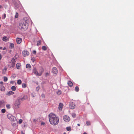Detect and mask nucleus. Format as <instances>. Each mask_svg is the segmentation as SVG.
Segmentation results:
<instances>
[{"label":"nucleus","mask_w":134,"mask_h":134,"mask_svg":"<svg viewBox=\"0 0 134 134\" xmlns=\"http://www.w3.org/2000/svg\"><path fill=\"white\" fill-rule=\"evenodd\" d=\"M30 21V19L28 18H24L23 21L19 24V29L22 31H25L26 30L28 27Z\"/></svg>","instance_id":"nucleus-1"},{"label":"nucleus","mask_w":134,"mask_h":134,"mask_svg":"<svg viewBox=\"0 0 134 134\" xmlns=\"http://www.w3.org/2000/svg\"><path fill=\"white\" fill-rule=\"evenodd\" d=\"M49 121L50 124L53 125H56L59 122L58 118L53 113H50L49 115Z\"/></svg>","instance_id":"nucleus-2"},{"label":"nucleus","mask_w":134,"mask_h":134,"mask_svg":"<svg viewBox=\"0 0 134 134\" xmlns=\"http://www.w3.org/2000/svg\"><path fill=\"white\" fill-rule=\"evenodd\" d=\"M24 98H18L16 99L13 105V107L15 109H18L19 108L21 103V100H22Z\"/></svg>","instance_id":"nucleus-3"},{"label":"nucleus","mask_w":134,"mask_h":134,"mask_svg":"<svg viewBox=\"0 0 134 134\" xmlns=\"http://www.w3.org/2000/svg\"><path fill=\"white\" fill-rule=\"evenodd\" d=\"M33 72L37 76H40L41 75L42 73L44 72V70L42 68H41L39 72L37 71L36 68H34L32 70Z\"/></svg>","instance_id":"nucleus-4"},{"label":"nucleus","mask_w":134,"mask_h":134,"mask_svg":"<svg viewBox=\"0 0 134 134\" xmlns=\"http://www.w3.org/2000/svg\"><path fill=\"white\" fill-rule=\"evenodd\" d=\"M14 59H12L11 60L12 62L9 63L8 66L10 68H13L14 66L15 62L14 61Z\"/></svg>","instance_id":"nucleus-5"},{"label":"nucleus","mask_w":134,"mask_h":134,"mask_svg":"<svg viewBox=\"0 0 134 134\" xmlns=\"http://www.w3.org/2000/svg\"><path fill=\"white\" fill-rule=\"evenodd\" d=\"M52 73L54 75H56L58 73V70L55 67H54L52 69Z\"/></svg>","instance_id":"nucleus-6"},{"label":"nucleus","mask_w":134,"mask_h":134,"mask_svg":"<svg viewBox=\"0 0 134 134\" xmlns=\"http://www.w3.org/2000/svg\"><path fill=\"white\" fill-rule=\"evenodd\" d=\"M63 119L64 121L66 122H68L70 120L69 117L67 115H65L63 116Z\"/></svg>","instance_id":"nucleus-7"},{"label":"nucleus","mask_w":134,"mask_h":134,"mask_svg":"<svg viewBox=\"0 0 134 134\" xmlns=\"http://www.w3.org/2000/svg\"><path fill=\"white\" fill-rule=\"evenodd\" d=\"M69 107L71 109H73L75 108V103L73 102L70 103L69 104Z\"/></svg>","instance_id":"nucleus-8"},{"label":"nucleus","mask_w":134,"mask_h":134,"mask_svg":"<svg viewBox=\"0 0 134 134\" xmlns=\"http://www.w3.org/2000/svg\"><path fill=\"white\" fill-rule=\"evenodd\" d=\"M23 55L24 56H26L29 55V53L26 51H24L23 52Z\"/></svg>","instance_id":"nucleus-9"},{"label":"nucleus","mask_w":134,"mask_h":134,"mask_svg":"<svg viewBox=\"0 0 134 134\" xmlns=\"http://www.w3.org/2000/svg\"><path fill=\"white\" fill-rule=\"evenodd\" d=\"M22 41V39L20 38H17L16 39V42L18 44H20Z\"/></svg>","instance_id":"nucleus-10"},{"label":"nucleus","mask_w":134,"mask_h":134,"mask_svg":"<svg viewBox=\"0 0 134 134\" xmlns=\"http://www.w3.org/2000/svg\"><path fill=\"white\" fill-rule=\"evenodd\" d=\"M63 106V104L62 103H60L58 107L60 111H61L62 109Z\"/></svg>","instance_id":"nucleus-11"},{"label":"nucleus","mask_w":134,"mask_h":134,"mask_svg":"<svg viewBox=\"0 0 134 134\" xmlns=\"http://www.w3.org/2000/svg\"><path fill=\"white\" fill-rule=\"evenodd\" d=\"M5 90V88L3 85L0 86V90L2 91H4Z\"/></svg>","instance_id":"nucleus-12"},{"label":"nucleus","mask_w":134,"mask_h":134,"mask_svg":"<svg viewBox=\"0 0 134 134\" xmlns=\"http://www.w3.org/2000/svg\"><path fill=\"white\" fill-rule=\"evenodd\" d=\"M2 40L5 42H7L8 40V38L7 36H4Z\"/></svg>","instance_id":"nucleus-13"},{"label":"nucleus","mask_w":134,"mask_h":134,"mask_svg":"<svg viewBox=\"0 0 134 134\" xmlns=\"http://www.w3.org/2000/svg\"><path fill=\"white\" fill-rule=\"evenodd\" d=\"M14 92L12 91H10L8 92L7 93V94L8 96H10L11 94H14Z\"/></svg>","instance_id":"nucleus-14"},{"label":"nucleus","mask_w":134,"mask_h":134,"mask_svg":"<svg viewBox=\"0 0 134 134\" xmlns=\"http://www.w3.org/2000/svg\"><path fill=\"white\" fill-rule=\"evenodd\" d=\"M68 85L70 87H71L73 86V83L71 81H69L68 82Z\"/></svg>","instance_id":"nucleus-15"},{"label":"nucleus","mask_w":134,"mask_h":134,"mask_svg":"<svg viewBox=\"0 0 134 134\" xmlns=\"http://www.w3.org/2000/svg\"><path fill=\"white\" fill-rule=\"evenodd\" d=\"M18 55H17V54H16L15 55V56H14V57L12 59H14V62H15L16 61V60H15L18 58Z\"/></svg>","instance_id":"nucleus-16"},{"label":"nucleus","mask_w":134,"mask_h":134,"mask_svg":"<svg viewBox=\"0 0 134 134\" xmlns=\"http://www.w3.org/2000/svg\"><path fill=\"white\" fill-rule=\"evenodd\" d=\"M11 89L12 91H14L16 90V88L15 86H13L11 87Z\"/></svg>","instance_id":"nucleus-17"},{"label":"nucleus","mask_w":134,"mask_h":134,"mask_svg":"<svg viewBox=\"0 0 134 134\" xmlns=\"http://www.w3.org/2000/svg\"><path fill=\"white\" fill-rule=\"evenodd\" d=\"M20 66H21V65L20 63H17L16 64V68L18 69H20L19 68Z\"/></svg>","instance_id":"nucleus-18"},{"label":"nucleus","mask_w":134,"mask_h":134,"mask_svg":"<svg viewBox=\"0 0 134 134\" xmlns=\"http://www.w3.org/2000/svg\"><path fill=\"white\" fill-rule=\"evenodd\" d=\"M10 48H12L14 47V44L13 43H10Z\"/></svg>","instance_id":"nucleus-19"},{"label":"nucleus","mask_w":134,"mask_h":134,"mask_svg":"<svg viewBox=\"0 0 134 134\" xmlns=\"http://www.w3.org/2000/svg\"><path fill=\"white\" fill-rule=\"evenodd\" d=\"M21 82V81L20 80H18L17 81V83L19 85H20Z\"/></svg>","instance_id":"nucleus-20"},{"label":"nucleus","mask_w":134,"mask_h":134,"mask_svg":"<svg viewBox=\"0 0 134 134\" xmlns=\"http://www.w3.org/2000/svg\"><path fill=\"white\" fill-rule=\"evenodd\" d=\"M41 43V42L40 40H39L37 41V45L38 46L40 45Z\"/></svg>","instance_id":"nucleus-21"},{"label":"nucleus","mask_w":134,"mask_h":134,"mask_svg":"<svg viewBox=\"0 0 134 134\" xmlns=\"http://www.w3.org/2000/svg\"><path fill=\"white\" fill-rule=\"evenodd\" d=\"M26 67L27 68H31V66L30 64H27L26 65Z\"/></svg>","instance_id":"nucleus-22"},{"label":"nucleus","mask_w":134,"mask_h":134,"mask_svg":"<svg viewBox=\"0 0 134 134\" xmlns=\"http://www.w3.org/2000/svg\"><path fill=\"white\" fill-rule=\"evenodd\" d=\"M6 17V14H4L2 15V18L3 19H4Z\"/></svg>","instance_id":"nucleus-23"},{"label":"nucleus","mask_w":134,"mask_h":134,"mask_svg":"<svg viewBox=\"0 0 134 134\" xmlns=\"http://www.w3.org/2000/svg\"><path fill=\"white\" fill-rule=\"evenodd\" d=\"M75 90L76 92H78L79 91V88L78 86H76L75 87Z\"/></svg>","instance_id":"nucleus-24"},{"label":"nucleus","mask_w":134,"mask_h":134,"mask_svg":"<svg viewBox=\"0 0 134 134\" xmlns=\"http://www.w3.org/2000/svg\"><path fill=\"white\" fill-rule=\"evenodd\" d=\"M42 49L43 50L46 51L47 50V47L46 46H43L42 47Z\"/></svg>","instance_id":"nucleus-25"},{"label":"nucleus","mask_w":134,"mask_h":134,"mask_svg":"<svg viewBox=\"0 0 134 134\" xmlns=\"http://www.w3.org/2000/svg\"><path fill=\"white\" fill-rule=\"evenodd\" d=\"M22 86L23 88H25L26 87V85L25 84L23 83L22 84Z\"/></svg>","instance_id":"nucleus-26"},{"label":"nucleus","mask_w":134,"mask_h":134,"mask_svg":"<svg viewBox=\"0 0 134 134\" xmlns=\"http://www.w3.org/2000/svg\"><path fill=\"white\" fill-rule=\"evenodd\" d=\"M5 109H3L1 110V112L3 113H5Z\"/></svg>","instance_id":"nucleus-27"},{"label":"nucleus","mask_w":134,"mask_h":134,"mask_svg":"<svg viewBox=\"0 0 134 134\" xmlns=\"http://www.w3.org/2000/svg\"><path fill=\"white\" fill-rule=\"evenodd\" d=\"M86 125L87 126L90 125V121H86Z\"/></svg>","instance_id":"nucleus-28"},{"label":"nucleus","mask_w":134,"mask_h":134,"mask_svg":"<svg viewBox=\"0 0 134 134\" xmlns=\"http://www.w3.org/2000/svg\"><path fill=\"white\" fill-rule=\"evenodd\" d=\"M6 107L8 109H9L10 108V105L9 104H8L6 105Z\"/></svg>","instance_id":"nucleus-29"},{"label":"nucleus","mask_w":134,"mask_h":134,"mask_svg":"<svg viewBox=\"0 0 134 134\" xmlns=\"http://www.w3.org/2000/svg\"><path fill=\"white\" fill-rule=\"evenodd\" d=\"M76 116V114L74 113H73L72 114V116L74 118H75Z\"/></svg>","instance_id":"nucleus-30"},{"label":"nucleus","mask_w":134,"mask_h":134,"mask_svg":"<svg viewBox=\"0 0 134 134\" xmlns=\"http://www.w3.org/2000/svg\"><path fill=\"white\" fill-rule=\"evenodd\" d=\"M11 119L10 120L11 121H13V120H14V119H15V117H14L12 116H11Z\"/></svg>","instance_id":"nucleus-31"},{"label":"nucleus","mask_w":134,"mask_h":134,"mask_svg":"<svg viewBox=\"0 0 134 134\" xmlns=\"http://www.w3.org/2000/svg\"><path fill=\"white\" fill-rule=\"evenodd\" d=\"M18 16V14L17 12H16L15 16V18H17Z\"/></svg>","instance_id":"nucleus-32"},{"label":"nucleus","mask_w":134,"mask_h":134,"mask_svg":"<svg viewBox=\"0 0 134 134\" xmlns=\"http://www.w3.org/2000/svg\"><path fill=\"white\" fill-rule=\"evenodd\" d=\"M8 80V79L6 77H4V81H5V82H6Z\"/></svg>","instance_id":"nucleus-33"},{"label":"nucleus","mask_w":134,"mask_h":134,"mask_svg":"<svg viewBox=\"0 0 134 134\" xmlns=\"http://www.w3.org/2000/svg\"><path fill=\"white\" fill-rule=\"evenodd\" d=\"M57 93L58 95H60L61 93V92L60 90H58L57 91Z\"/></svg>","instance_id":"nucleus-34"},{"label":"nucleus","mask_w":134,"mask_h":134,"mask_svg":"<svg viewBox=\"0 0 134 134\" xmlns=\"http://www.w3.org/2000/svg\"><path fill=\"white\" fill-rule=\"evenodd\" d=\"M66 129L68 131H69L71 130V128L70 127H66Z\"/></svg>","instance_id":"nucleus-35"},{"label":"nucleus","mask_w":134,"mask_h":134,"mask_svg":"<svg viewBox=\"0 0 134 134\" xmlns=\"http://www.w3.org/2000/svg\"><path fill=\"white\" fill-rule=\"evenodd\" d=\"M4 101H3L1 100L0 101V107H1V106L2 104L3 103Z\"/></svg>","instance_id":"nucleus-36"},{"label":"nucleus","mask_w":134,"mask_h":134,"mask_svg":"<svg viewBox=\"0 0 134 134\" xmlns=\"http://www.w3.org/2000/svg\"><path fill=\"white\" fill-rule=\"evenodd\" d=\"M40 89V87L39 86H38L36 87V91H38Z\"/></svg>","instance_id":"nucleus-37"},{"label":"nucleus","mask_w":134,"mask_h":134,"mask_svg":"<svg viewBox=\"0 0 134 134\" xmlns=\"http://www.w3.org/2000/svg\"><path fill=\"white\" fill-rule=\"evenodd\" d=\"M22 121H23V120H22L20 119L19 120V124H21L22 122Z\"/></svg>","instance_id":"nucleus-38"},{"label":"nucleus","mask_w":134,"mask_h":134,"mask_svg":"<svg viewBox=\"0 0 134 134\" xmlns=\"http://www.w3.org/2000/svg\"><path fill=\"white\" fill-rule=\"evenodd\" d=\"M31 60L33 62H34V61H35V59L34 58H33L31 59Z\"/></svg>","instance_id":"nucleus-39"},{"label":"nucleus","mask_w":134,"mask_h":134,"mask_svg":"<svg viewBox=\"0 0 134 134\" xmlns=\"http://www.w3.org/2000/svg\"><path fill=\"white\" fill-rule=\"evenodd\" d=\"M49 73L48 72L46 73L45 74V75L46 76H48Z\"/></svg>","instance_id":"nucleus-40"},{"label":"nucleus","mask_w":134,"mask_h":134,"mask_svg":"<svg viewBox=\"0 0 134 134\" xmlns=\"http://www.w3.org/2000/svg\"><path fill=\"white\" fill-rule=\"evenodd\" d=\"M14 81H11L10 82V83L11 84H13L14 83Z\"/></svg>","instance_id":"nucleus-41"},{"label":"nucleus","mask_w":134,"mask_h":134,"mask_svg":"<svg viewBox=\"0 0 134 134\" xmlns=\"http://www.w3.org/2000/svg\"><path fill=\"white\" fill-rule=\"evenodd\" d=\"M31 96L34 97V93H31Z\"/></svg>","instance_id":"nucleus-42"},{"label":"nucleus","mask_w":134,"mask_h":134,"mask_svg":"<svg viewBox=\"0 0 134 134\" xmlns=\"http://www.w3.org/2000/svg\"><path fill=\"white\" fill-rule=\"evenodd\" d=\"M41 96L43 98H44L45 97V96L44 94H42L41 95Z\"/></svg>","instance_id":"nucleus-43"},{"label":"nucleus","mask_w":134,"mask_h":134,"mask_svg":"<svg viewBox=\"0 0 134 134\" xmlns=\"http://www.w3.org/2000/svg\"><path fill=\"white\" fill-rule=\"evenodd\" d=\"M33 53L34 54H35L36 53V51H33Z\"/></svg>","instance_id":"nucleus-44"},{"label":"nucleus","mask_w":134,"mask_h":134,"mask_svg":"<svg viewBox=\"0 0 134 134\" xmlns=\"http://www.w3.org/2000/svg\"><path fill=\"white\" fill-rule=\"evenodd\" d=\"M0 83L1 84V85H3V82H2V81H1L0 82Z\"/></svg>","instance_id":"nucleus-45"},{"label":"nucleus","mask_w":134,"mask_h":134,"mask_svg":"<svg viewBox=\"0 0 134 134\" xmlns=\"http://www.w3.org/2000/svg\"><path fill=\"white\" fill-rule=\"evenodd\" d=\"M7 70V68L6 67H5L4 70L5 71H6Z\"/></svg>","instance_id":"nucleus-46"},{"label":"nucleus","mask_w":134,"mask_h":134,"mask_svg":"<svg viewBox=\"0 0 134 134\" xmlns=\"http://www.w3.org/2000/svg\"><path fill=\"white\" fill-rule=\"evenodd\" d=\"M44 122H42L41 123V125H44Z\"/></svg>","instance_id":"nucleus-47"},{"label":"nucleus","mask_w":134,"mask_h":134,"mask_svg":"<svg viewBox=\"0 0 134 134\" xmlns=\"http://www.w3.org/2000/svg\"><path fill=\"white\" fill-rule=\"evenodd\" d=\"M2 48H2V47H0V49H2Z\"/></svg>","instance_id":"nucleus-48"},{"label":"nucleus","mask_w":134,"mask_h":134,"mask_svg":"<svg viewBox=\"0 0 134 134\" xmlns=\"http://www.w3.org/2000/svg\"><path fill=\"white\" fill-rule=\"evenodd\" d=\"M77 125L79 126H80V124H77Z\"/></svg>","instance_id":"nucleus-49"},{"label":"nucleus","mask_w":134,"mask_h":134,"mask_svg":"<svg viewBox=\"0 0 134 134\" xmlns=\"http://www.w3.org/2000/svg\"><path fill=\"white\" fill-rule=\"evenodd\" d=\"M1 130L0 129V134H1Z\"/></svg>","instance_id":"nucleus-50"},{"label":"nucleus","mask_w":134,"mask_h":134,"mask_svg":"<svg viewBox=\"0 0 134 134\" xmlns=\"http://www.w3.org/2000/svg\"><path fill=\"white\" fill-rule=\"evenodd\" d=\"M83 134H87L86 132H84Z\"/></svg>","instance_id":"nucleus-51"},{"label":"nucleus","mask_w":134,"mask_h":134,"mask_svg":"<svg viewBox=\"0 0 134 134\" xmlns=\"http://www.w3.org/2000/svg\"><path fill=\"white\" fill-rule=\"evenodd\" d=\"M2 7V6L0 5V8Z\"/></svg>","instance_id":"nucleus-52"},{"label":"nucleus","mask_w":134,"mask_h":134,"mask_svg":"<svg viewBox=\"0 0 134 134\" xmlns=\"http://www.w3.org/2000/svg\"><path fill=\"white\" fill-rule=\"evenodd\" d=\"M5 49V48H3V50H4V49Z\"/></svg>","instance_id":"nucleus-53"},{"label":"nucleus","mask_w":134,"mask_h":134,"mask_svg":"<svg viewBox=\"0 0 134 134\" xmlns=\"http://www.w3.org/2000/svg\"><path fill=\"white\" fill-rule=\"evenodd\" d=\"M63 134H66V133L65 132H64L63 133Z\"/></svg>","instance_id":"nucleus-54"},{"label":"nucleus","mask_w":134,"mask_h":134,"mask_svg":"<svg viewBox=\"0 0 134 134\" xmlns=\"http://www.w3.org/2000/svg\"><path fill=\"white\" fill-rule=\"evenodd\" d=\"M1 19V17H0V19Z\"/></svg>","instance_id":"nucleus-55"}]
</instances>
